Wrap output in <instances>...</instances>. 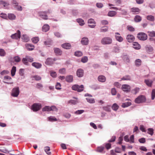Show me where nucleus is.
Listing matches in <instances>:
<instances>
[{
  "mask_svg": "<svg viewBox=\"0 0 155 155\" xmlns=\"http://www.w3.org/2000/svg\"><path fill=\"white\" fill-rule=\"evenodd\" d=\"M13 59L16 62H19L21 60V58L18 56H16L14 57Z\"/></svg>",
  "mask_w": 155,
  "mask_h": 155,
  "instance_id": "obj_45",
  "label": "nucleus"
},
{
  "mask_svg": "<svg viewBox=\"0 0 155 155\" xmlns=\"http://www.w3.org/2000/svg\"><path fill=\"white\" fill-rule=\"evenodd\" d=\"M122 90L126 92H128L130 91V86L127 84H123L121 87Z\"/></svg>",
  "mask_w": 155,
  "mask_h": 155,
  "instance_id": "obj_10",
  "label": "nucleus"
},
{
  "mask_svg": "<svg viewBox=\"0 0 155 155\" xmlns=\"http://www.w3.org/2000/svg\"><path fill=\"white\" fill-rule=\"evenodd\" d=\"M12 79V78L10 76H5L4 77V79H3V82L4 83H7L8 84H13V82H8L6 81H7L8 80H10Z\"/></svg>",
  "mask_w": 155,
  "mask_h": 155,
  "instance_id": "obj_16",
  "label": "nucleus"
},
{
  "mask_svg": "<svg viewBox=\"0 0 155 155\" xmlns=\"http://www.w3.org/2000/svg\"><path fill=\"white\" fill-rule=\"evenodd\" d=\"M145 82L146 84L149 87H151L152 83V81L151 80L149 79L145 80Z\"/></svg>",
  "mask_w": 155,
  "mask_h": 155,
  "instance_id": "obj_35",
  "label": "nucleus"
},
{
  "mask_svg": "<svg viewBox=\"0 0 155 155\" xmlns=\"http://www.w3.org/2000/svg\"><path fill=\"white\" fill-rule=\"evenodd\" d=\"M104 149V147L102 146L99 147L97 148L96 150V151L97 152L102 153H103Z\"/></svg>",
  "mask_w": 155,
  "mask_h": 155,
  "instance_id": "obj_31",
  "label": "nucleus"
},
{
  "mask_svg": "<svg viewBox=\"0 0 155 155\" xmlns=\"http://www.w3.org/2000/svg\"><path fill=\"white\" fill-rule=\"evenodd\" d=\"M115 38L117 41L119 42H122L124 40L123 38L120 36L119 33L116 32L115 33Z\"/></svg>",
  "mask_w": 155,
  "mask_h": 155,
  "instance_id": "obj_12",
  "label": "nucleus"
},
{
  "mask_svg": "<svg viewBox=\"0 0 155 155\" xmlns=\"http://www.w3.org/2000/svg\"><path fill=\"white\" fill-rule=\"evenodd\" d=\"M131 104L130 102H127L125 103H123L122 104L121 106L123 108H125L130 106Z\"/></svg>",
  "mask_w": 155,
  "mask_h": 155,
  "instance_id": "obj_33",
  "label": "nucleus"
},
{
  "mask_svg": "<svg viewBox=\"0 0 155 155\" xmlns=\"http://www.w3.org/2000/svg\"><path fill=\"white\" fill-rule=\"evenodd\" d=\"M148 132L147 133L151 135H152L153 134V130L152 128H148L147 129Z\"/></svg>",
  "mask_w": 155,
  "mask_h": 155,
  "instance_id": "obj_58",
  "label": "nucleus"
},
{
  "mask_svg": "<svg viewBox=\"0 0 155 155\" xmlns=\"http://www.w3.org/2000/svg\"><path fill=\"white\" fill-rule=\"evenodd\" d=\"M54 53L57 55H61L62 53V51L59 48H54Z\"/></svg>",
  "mask_w": 155,
  "mask_h": 155,
  "instance_id": "obj_27",
  "label": "nucleus"
},
{
  "mask_svg": "<svg viewBox=\"0 0 155 155\" xmlns=\"http://www.w3.org/2000/svg\"><path fill=\"white\" fill-rule=\"evenodd\" d=\"M76 21L81 26H82L85 24L84 21L81 18H77L76 19Z\"/></svg>",
  "mask_w": 155,
  "mask_h": 155,
  "instance_id": "obj_25",
  "label": "nucleus"
},
{
  "mask_svg": "<svg viewBox=\"0 0 155 155\" xmlns=\"http://www.w3.org/2000/svg\"><path fill=\"white\" fill-rule=\"evenodd\" d=\"M119 107L118 105L116 103L113 104L112 107V109L114 111L117 110L118 109Z\"/></svg>",
  "mask_w": 155,
  "mask_h": 155,
  "instance_id": "obj_43",
  "label": "nucleus"
},
{
  "mask_svg": "<svg viewBox=\"0 0 155 155\" xmlns=\"http://www.w3.org/2000/svg\"><path fill=\"white\" fill-rule=\"evenodd\" d=\"M0 4L3 5L5 8H6L9 5V4L7 2L2 0L0 1Z\"/></svg>",
  "mask_w": 155,
  "mask_h": 155,
  "instance_id": "obj_39",
  "label": "nucleus"
},
{
  "mask_svg": "<svg viewBox=\"0 0 155 155\" xmlns=\"http://www.w3.org/2000/svg\"><path fill=\"white\" fill-rule=\"evenodd\" d=\"M110 106L107 105L103 107V110L107 112H110Z\"/></svg>",
  "mask_w": 155,
  "mask_h": 155,
  "instance_id": "obj_40",
  "label": "nucleus"
},
{
  "mask_svg": "<svg viewBox=\"0 0 155 155\" xmlns=\"http://www.w3.org/2000/svg\"><path fill=\"white\" fill-rule=\"evenodd\" d=\"M148 35L149 36L151 37H155V31H148Z\"/></svg>",
  "mask_w": 155,
  "mask_h": 155,
  "instance_id": "obj_51",
  "label": "nucleus"
},
{
  "mask_svg": "<svg viewBox=\"0 0 155 155\" xmlns=\"http://www.w3.org/2000/svg\"><path fill=\"white\" fill-rule=\"evenodd\" d=\"M0 15H1L0 17L2 18H4L5 19H7L8 16H7V15L6 14L4 13H2Z\"/></svg>",
  "mask_w": 155,
  "mask_h": 155,
  "instance_id": "obj_63",
  "label": "nucleus"
},
{
  "mask_svg": "<svg viewBox=\"0 0 155 155\" xmlns=\"http://www.w3.org/2000/svg\"><path fill=\"white\" fill-rule=\"evenodd\" d=\"M50 75L53 78H55L57 76V74L55 72L53 71H50Z\"/></svg>",
  "mask_w": 155,
  "mask_h": 155,
  "instance_id": "obj_56",
  "label": "nucleus"
},
{
  "mask_svg": "<svg viewBox=\"0 0 155 155\" xmlns=\"http://www.w3.org/2000/svg\"><path fill=\"white\" fill-rule=\"evenodd\" d=\"M130 80V78L129 76L126 75L124 77H123L121 78L122 80Z\"/></svg>",
  "mask_w": 155,
  "mask_h": 155,
  "instance_id": "obj_59",
  "label": "nucleus"
},
{
  "mask_svg": "<svg viewBox=\"0 0 155 155\" xmlns=\"http://www.w3.org/2000/svg\"><path fill=\"white\" fill-rule=\"evenodd\" d=\"M21 32L19 30H18L17 32L12 34L11 36V37L12 39H18L20 38Z\"/></svg>",
  "mask_w": 155,
  "mask_h": 155,
  "instance_id": "obj_8",
  "label": "nucleus"
},
{
  "mask_svg": "<svg viewBox=\"0 0 155 155\" xmlns=\"http://www.w3.org/2000/svg\"><path fill=\"white\" fill-rule=\"evenodd\" d=\"M116 12L113 11H110L108 12L107 15L110 17H113L116 14Z\"/></svg>",
  "mask_w": 155,
  "mask_h": 155,
  "instance_id": "obj_30",
  "label": "nucleus"
},
{
  "mask_svg": "<svg viewBox=\"0 0 155 155\" xmlns=\"http://www.w3.org/2000/svg\"><path fill=\"white\" fill-rule=\"evenodd\" d=\"M129 139L130 141L129 142L130 143H134V136L133 135H131Z\"/></svg>",
  "mask_w": 155,
  "mask_h": 155,
  "instance_id": "obj_57",
  "label": "nucleus"
},
{
  "mask_svg": "<svg viewBox=\"0 0 155 155\" xmlns=\"http://www.w3.org/2000/svg\"><path fill=\"white\" fill-rule=\"evenodd\" d=\"M22 61L23 63L26 65H29V64L28 63V61H27V59L25 57V58H23L22 59Z\"/></svg>",
  "mask_w": 155,
  "mask_h": 155,
  "instance_id": "obj_50",
  "label": "nucleus"
},
{
  "mask_svg": "<svg viewBox=\"0 0 155 155\" xmlns=\"http://www.w3.org/2000/svg\"><path fill=\"white\" fill-rule=\"evenodd\" d=\"M137 38L140 40L145 41L147 38V36L146 34L143 32L138 33L137 35Z\"/></svg>",
  "mask_w": 155,
  "mask_h": 155,
  "instance_id": "obj_7",
  "label": "nucleus"
},
{
  "mask_svg": "<svg viewBox=\"0 0 155 155\" xmlns=\"http://www.w3.org/2000/svg\"><path fill=\"white\" fill-rule=\"evenodd\" d=\"M146 49L147 52L149 53H152L153 50V47L150 46H147L146 48Z\"/></svg>",
  "mask_w": 155,
  "mask_h": 155,
  "instance_id": "obj_37",
  "label": "nucleus"
},
{
  "mask_svg": "<svg viewBox=\"0 0 155 155\" xmlns=\"http://www.w3.org/2000/svg\"><path fill=\"white\" fill-rule=\"evenodd\" d=\"M133 48L137 50L140 49L141 48V46L138 43L136 42H134L133 43Z\"/></svg>",
  "mask_w": 155,
  "mask_h": 155,
  "instance_id": "obj_24",
  "label": "nucleus"
},
{
  "mask_svg": "<svg viewBox=\"0 0 155 155\" xmlns=\"http://www.w3.org/2000/svg\"><path fill=\"white\" fill-rule=\"evenodd\" d=\"M25 46L27 49L29 51L33 50L35 48L34 45L31 44H26Z\"/></svg>",
  "mask_w": 155,
  "mask_h": 155,
  "instance_id": "obj_18",
  "label": "nucleus"
},
{
  "mask_svg": "<svg viewBox=\"0 0 155 155\" xmlns=\"http://www.w3.org/2000/svg\"><path fill=\"white\" fill-rule=\"evenodd\" d=\"M73 98L76 99V100H70L68 102V103L71 104L76 105L79 102V101L78 98L73 97Z\"/></svg>",
  "mask_w": 155,
  "mask_h": 155,
  "instance_id": "obj_15",
  "label": "nucleus"
},
{
  "mask_svg": "<svg viewBox=\"0 0 155 155\" xmlns=\"http://www.w3.org/2000/svg\"><path fill=\"white\" fill-rule=\"evenodd\" d=\"M98 81L101 82H104L106 81V78L104 75H100L97 78Z\"/></svg>",
  "mask_w": 155,
  "mask_h": 155,
  "instance_id": "obj_17",
  "label": "nucleus"
},
{
  "mask_svg": "<svg viewBox=\"0 0 155 155\" xmlns=\"http://www.w3.org/2000/svg\"><path fill=\"white\" fill-rule=\"evenodd\" d=\"M45 150L47 154L48 155H50L51 153L50 152H49L50 150V148L49 147H45Z\"/></svg>",
  "mask_w": 155,
  "mask_h": 155,
  "instance_id": "obj_52",
  "label": "nucleus"
},
{
  "mask_svg": "<svg viewBox=\"0 0 155 155\" xmlns=\"http://www.w3.org/2000/svg\"><path fill=\"white\" fill-rule=\"evenodd\" d=\"M8 17L9 19L11 20H15L16 18V16L15 15L12 13L8 14Z\"/></svg>",
  "mask_w": 155,
  "mask_h": 155,
  "instance_id": "obj_28",
  "label": "nucleus"
},
{
  "mask_svg": "<svg viewBox=\"0 0 155 155\" xmlns=\"http://www.w3.org/2000/svg\"><path fill=\"white\" fill-rule=\"evenodd\" d=\"M74 55L76 56L79 57L82 56L83 53L81 51H78L75 52Z\"/></svg>",
  "mask_w": 155,
  "mask_h": 155,
  "instance_id": "obj_38",
  "label": "nucleus"
},
{
  "mask_svg": "<svg viewBox=\"0 0 155 155\" xmlns=\"http://www.w3.org/2000/svg\"><path fill=\"white\" fill-rule=\"evenodd\" d=\"M6 54L4 50L2 49H0V56H4Z\"/></svg>",
  "mask_w": 155,
  "mask_h": 155,
  "instance_id": "obj_55",
  "label": "nucleus"
},
{
  "mask_svg": "<svg viewBox=\"0 0 155 155\" xmlns=\"http://www.w3.org/2000/svg\"><path fill=\"white\" fill-rule=\"evenodd\" d=\"M88 61V58L87 56H84L83 57L81 60V61L83 63H85L87 62Z\"/></svg>",
  "mask_w": 155,
  "mask_h": 155,
  "instance_id": "obj_54",
  "label": "nucleus"
},
{
  "mask_svg": "<svg viewBox=\"0 0 155 155\" xmlns=\"http://www.w3.org/2000/svg\"><path fill=\"white\" fill-rule=\"evenodd\" d=\"M84 112V110H78L75 111L74 114H81Z\"/></svg>",
  "mask_w": 155,
  "mask_h": 155,
  "instance_id": "obj_60",
  "label": "nucleus"
},
{
  "mask_svg": "<svg viewBox=\"0 0 155 155\" xmlns=\"http://www.w3.org/2000/svg\"><path fill=\"white\" fill-rule=\"evenodd\" d=\"M134 39L135 38L133 35H128L127 36L126 39L127 41L129 43L133 42Z\"/></svg>",
  "mask_w": 155,
  "mask_h": 155,
  "instance_id": "obj_14",
  "label": "nucleus"
},
{
  "mask_svg": "<svg viewBox=\"0 0 155 155\" xmlns=\"http://www.w3.org/2000/svg\"><path fill=\"white\" fill-rule=\"evenodd\" d=\"M21 38L23 41L25 42H28L30 40L29 38L26 35H23L21 37Z\"/></svg>",
  "mask_w": 155,
  "mask_h": 155,
  "instance_id": "obj_23",
  "label": "nucleus"
},
{
  "mask_svg": "<svg viewBox=\"0 0 155 155\" xmlns=\"http://www.w3.org/2000/svg\"><path fill=\"white\" fill-rule=\"evenodd\" d=\"M141 61L140 59H137L135 61V65L137 66H139L141 64Z\"/></svg>",
  "mask_w": 155,
  "mask_h": 155,
  "instance_id": "obj_48",
  "label": "nucleus"
},
{
  "mask_svg": "<svg viewBox=\"0 0 155 155\" xmlns=\"http://www.w3.org/2000/svg\"><path fill=\"white\" fill-rule=\"evenodd\" d=\"M32 42L35 44L37 43L39 41V38L38 37H36L32 38L31 39Z\"/></svg>",
  "mask_w": 155,
  "mask_h": 155,
  "instance_id": "obj_47",
  "label": "nucleus"
},
{
  "mask_svg": "<svg viewBox=\"0 0 155 155\" xmlns=\"http://www.w3.org/2000/svg\"><path fill=\"white\" fill-rule=\"evenodd\" d=\"M48 119L49 121L51 122L56 121L57 120V119L55 117L52 116L48 117Z\"/></svg>",
  "mask_w": 155,
  "mask_h": 155,
  "instance_id": "obj_34",
  "label": "nucleus"
},
{
  "mask_svg": "<svg viewBox=\"0 0 155 155\" xmlns=\"http://www.w3.org/2000/svg\"><path fill=\"white\" fill-rule=\"evenodd\" d=\"M14 7L17 10L19 11H21L22 10V7L18 4L17 5L14 6Z\"/></svg>",
  "mask_w": 155,
  "mask_h": 155,
  "instance_id": "obj_53",
  "label": "nucleus"
},
{
  "mask_svg": "<svg viewBox=\"0 0 155 155\" xmlns=\"http://www.w3.org/2000/svg\"><path fill=\"white\" fill-rule=\"evenodd\" d=\"M96 6L98 8H101L103 7V5L101 3L98 2L96 3Z\"/></svg>",
  "mask_w": 155,
  "mask_h": 155,
  "instance_id": "obj_62",
  "label": "nucleus"
},
{
  "mask_svg": "<svg viewBox=\"0 0 155 155\" xmlns=\"http://www.w3.org/2000/svg\"><path fill=\"white\" fill-rule=\"evenodd\" d=\"M51 12V11L48 10L47 11L41 12H39L38 14L39 16L44 20H48V19L47 15L50 14Z\"/></svg>",
  "mask_w": 155,
  "mask_h": 155,
  "instance_id": "obj_2",
  "label": "nucleus"
},
{
  "mask_svg": "<svg viewBox=\"0 0 155 155\" xmlns=\"http://www.w3.org/2000/svg\"><path fill=\"white\" fill-rule=\"evenodd\" d=\"M56 60V59L55 58L52 59L51 58H48L45 62V64L48 65H51Z\"/></svg>",
  "mask_w": 155,
  "mask_h": 155,
  "instance_id": "obj_9",
  "label": "nucleus"
},
{
  "mask_svg": "<svg viewBox=\"0 0 155 155\" xmlns=\"http://www.w3.org/2000/svg\"><path fill=\"white\" fill-rule=\"evenodd\" d=\"M81 43L83 45H88L89 43V40L88 38L85 37L82 38L81 41Z\"/></svg>",
  "mask_w": 155,
  "mask_h": 155,
  "instance_id": "obj_11",
  "label": "nucleus"
},
{
  "mask_svg": "<svg viewBox=\"0 0 155 155\" xmlns=\"http://www.w3.org/2000/svg\"><path fill=\"white\" fill-rule=\"evenodd\" d=\"M59 73L62 74H64L66 73V70L64 68H63L60 69L59 71Z\"/></svg>",
  "mask_w": 155,
  "mask_h": 155,
  "instance_id": "obj_61",
  "label": "nucleus"
},
{
  "mask_svg": "<svg viewBox=\"0 0 155 155\" xmlns=\"http://www.w3.org/2000/svg\"><path fill=\"white\" fill-rule=\"evenodd\" d=\"M112 39L108 37H105L103 38L101 40V43L103 45H110L112 43Z\"/></svg>",
  "mask_w": 155,
  "mask_h": 155,
  "instance_id": "obj_1",
  "label": "nucleus"
},
{
  "mask_svg": "<svg viewBox=\"0 0 155 155\" xmlns=\"http://www.w3.org/2000/svg\"><path fill=\"white\" fill-rule=\"evenodd\" d=\"M62 47L67 49H70L71 48V45L69 43H65L61 45Z\"/></svg>",
  "mask_w": 155,
  "mask_h": 155,
  "instance_id": "obj_21",
  "label": "nucleus"
},
{
  "mask_svg": "<svg viewBox=\"0 0 155 155\" xmlns=\"http://www.w3.org/2000/svg\"><path fill=\"white\" fill-rule=\"evenodd\" d=\"M147 20L151 21H153L154 20V16L152 15H148L147 17Z\"/></svg>",
  "mask_w": 155,
  "mask_h": 155,
  "instance_id": "obj_46",
  "label": "nucleus"
},
{
  "mask_svg": "<svg viewBox=\"0 0 155 155\" xmlns=\"http://www.w3.org/2000/svg\"><path fill=\"white\" fill-rule=\"evenodd\" d=\"M84 71L82 69L79 68L77 70L76 72V74L77 76L81 78L84 75Z\"/></svg>",
  "mask_w": 155,
  "mask_h": 155,
  "instance_id": "obj_13",
  "label": "nucleus"
},
{
  "mask_svg": "<svg viewBox=\"0 0 155 155\" xmlns=\"http://www.w3.org/2000/svg\"><path fill=\"white\" fill-rule=\"evenodd\" d=\"M73 80V77L72 75H68L65 78V80L68 82H72Z\"/></svg>",
  "mask_w": 155,
  "mask_h": 155,
  "instance_id": "obj_19",
  "label": "nucleus"
},
{
  "mask_svg": "<svg viewBox=\"0 0 155 155\" xmlns=\"http://www.w3.org/2000/svg\"><path fill=\"white\" fill-rule=\"evenodd\" d=\"M42 111L43 112H49L51 111L50 107L46 106L42 108Z\"/></svg>",
  "mask_w": 155,
  "mask_h": 155,
  "instance_id": "obj_32",
  "label": "nucleus"
},
{
  "mask_svg": "<svg viewBox=\"0 0 155 155\" xmlns=\"http://www.w3.org/2000/svg\"><path fill=\"white\" fill-rule=\"evenodd\" d=\"M19 87H17L13 88L12 91L11 95L13 97H17L19 95Z\"/></svg>",
  "mask_w": 155,
  "mask_h": 155,
  "instance_id": "obj_5",
  "label": "nucleus"
},
{
  "mask_svg": "<svg viewBox=\"0 0 155 155\" xmlns=\"http://www.w3.org/2000/svg\"><path fill=\"white\" fill-rule=\"evenodd\" d=\"M123 59L124 61L126 63H129L130 62L129 57L127 55L124 56L123 57Z\"/></svg>",
  "mask_w": 155,
  "mask_h": 155,
  "instance_id": "obj_29",
  "label": "nucleus"
},
{
  "mask_svg": "<svg viewBox=\"0 0 155 155\" xmlns=\"http://www.w3.org/2000/svg\"><path fill=\"white\" fill-rule=\"evenodd\" d=\"M140 11V9L138 8L133 7L131 8V12L133 14H137Z\"/></svg>",
  "mask_w": 155,
  "mask_h": 155,
  "instance_id": "obj_20",
  "label": "nucleus"
},
{
  "mask_svg": "<svg viewBox=\"0 0 155 155\" xmlns=\"http://www.w3.org/2000/svg\"><path fill=\"white\" fill-rule=\"evenodd\" d=\"M71 88L73 90L81 92L84 90V86L83 85H79L78 84H75L73 85Z\"/></svg>",
  "mask_w": 155,
  "mask_h": 155,
  "instance_id": "obj_4",
  "label": "nucleus"
},
{
  "mask_svg": "<svg viewBox=\"0 0 155 155\" xmlns=\"http://www.w3.org/2000/svg\"><path fill=\"white\" fill-rule=\"evenodd\" d=\"M141 18L139 15H136L134 18V20L136 22H139L141 20Z\"/></svg>",
  "mask_w": 155,
  "mask_h": 155,
  "instance_id": "obj_44",
  "label": "nucleus"
},
{
  "mask_svg": "<svg viewBox=\"0 0 155 155\" xmlns=\"http://www.w3.org/2000/svg\"><path fill=\"white\" fill-rule=\"evenodd\" d=\"M44 44L45 45L48 46H49L50 45H52V41L51 40H48L47 41H45L44 42Z\"/></svg>",
  "mask_w": 155,
  "mask_h": 155,
  "instance_id": "obj_41",
  "label": "nucleus"
},
{
  "mask_svg": "<svg viewBox=\"0 0 155 155\" xmlns=\"http://www.w3.org/2000/svg\"><path fill=\"white\" fill-rule=\"evenodd\" d=\"M16 70V67L15 66H13L12 67L11 71V74L12 76H14L15 75Z\"/></svg>",
  "mask_w": 155,
  "mask_h": 155,
  "instance_id": "obj_36",
  "label": "nucleus"
},
{
  "mask_svg": "<svg viewBox=\"0 0 155 155\" xmlns=\"http://www.w3.org/2000/svg\"><path fill=\"white\" fill-rule=\"evenodd\" d=\"M146 98L145 96L140 95L137 97L134 100V102L137 104L143 103L145 102Z\"/></svg>",
  "mask_w": 155,
  "mask_h": 155,
  "instance_id": "obj_3",
  "label": "nucleus"
},
{
  "mask_svg": "<svg viewBox=\"0 0 155 155\" xmlns=\"http://www.w3.org/2000/svg\"><path fill=\"white\" fill-rule=\"evenodd\" d=\"M155 97V90L153 89L152 90L151 93V98L152 100L154 99Z\"/></svg>",
  "mask_w": 155,
  "mask_h": 155,
  "instance_id": "obj_64",
  "label": "nucleus"
},
{
  "mask_svg": "<svg viewBox=\"0 0 155 155\" xmlns=\"http://www.w3.org/2000/svg\"><path fill=\"white\" fill-rule=\"evenodd\" d=\"M86 99L87 102L90 104H93L95 102V101L94 98H86Z\"/></svg>",
  "mask_w": 155,
  "mask_h": 155,
  "instance_id": "obj_42",
  "label": "nucleus"
},
{
  "mask_svg": "<svg viewBox=\"0 0 155 155\" xmlns=\"http://www.w3.org/2000/svg\"><path fill=\"white\" fill-rule=\"evenodd\" d=\"M32 65L37 69L40 68L42 66L41 64L37 62L32 63Z\"/></svg>",
  "mask_w": 155,
  "mask_h": 155,
  "instance_id": "obj_26",
  "label": "nucleus"
},
{
  "mask_svg": "<svg viewBox=\"0 0 155 155\" xmlns=\"http://www.w3.org/2000/svg\"><path fill=\"white\" fill-rule=\"evenodd\" d=\"M108 30V27L107 26H105L104 27H102L100 29V31L101 32H106Z\"/></svg>",
  "mask_w": 155,
  "mask_h": 155,
  "instance_id": "obj_49",
  "label": "nucleus"
},
{
  "mask_svg": "<svg viewBox=\"0 0 155 155\" xmlns=\"http://www.w3.org/2000/svg\"><path fill=\"white\" fill-rule=\"evenodd\" d=\"M50 29L49 26L47 24H45L42 27V31L45 32L48 31Z\"/></svg>",
  "mask_w": 155,
  "mask_h": 155,
  "instance_id": "obj_22",
  "label": "nucleus"
},
{
  "mask_svg": "<svg viewBox=\"0 0 155 155\" xmlns=\"http://www.w3.org/2000/svg\"><path fill=\"white\" fill-rule=\"evenodd\" d=\"M41 107V104L39 103H35L32 105L31 109L34 111H37L39 110Z\"/></svg>",
  "mask_w": 155,
  "mask_h": 155,
  "instance_id": "obj_6",
  "label": "nucleus"
}]
</instances>
